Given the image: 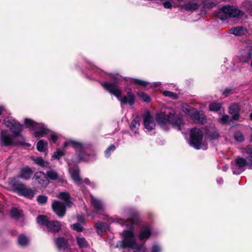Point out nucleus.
Masks as SVG:
<instances>
[{"label":"nucleus","mask_w":252,"mask_h":252,"mask_svg":"<svg viewBox=\"0 0 252 252\" xmlns=\"http://www.w3.org/2000/svg\"><path fill=\"white\" fill-rule=\"evenodd\" d=\"M103 87L110 93L115 95L122 104H129L132 105L135 102L134 95L130 89L127 91V95L122 97V91L118 86L114 83L105 82L101 84Z\"/></svg>","instance_id":"1"},{"label":"nucleus","mask_w":252,"mask_h":252,"mask_svg":"<svg viewBox=\"0 0 252 252\" xmlns=\"http://www.w3.org/2000/svg\"><path fill=\"white\" fill-rule=\"evenodd\" d=\"M156 121L159 124H169L180 129L181 126L183 124L181 117L177 114L175 111L171 110L167 114L160 113L158 114L156 117Z\"/></svg>","instance_id":"2"},{"label":"nucleus","mask_w":252,"mask_h":252,"mask_svg":"<svg viewBox=\"0 0 252 252\" xmlns=\"http://www.w3.org/2000/svg\"><path fill=\"white\" fill-rule=\"evenodd\" d=\"M123 237L122 241H119V243L117 244V247H120L122 249L129 247L133 250L134 252H144L142 247L135 243L132 231H124L123 233Z\"/></svg>","instance_id":"3"},{"label":"nucleus","mask_w":252,"mask_h":252,"mask_svg":"<svg viewBox=\"0 0 252 252\" xmlns=\"http://www.w3.org/2000/svg\"><path fill=\"white\" fill-rule=\"evenodd\" d=\"M0 144L1 146H10L17 145H27L30 146V144H27L25 141L20 140L13 134L11 135L6 130H2L0 134Z\"/></svg>","instance_id":"4"},{"label":"nucleus","mask_w":252,"mask_h":252,"mask_svg":"<svg viewBox=\"0 0 252 252\" xmlns=\"http://www.w3.org/2000/svg\"><path fill=\"white\" fill-rule=\"evenodd\" d=\"M9 190L18 193L27 198H31L32 197V190L28 188L24 184H22L16 178H12L8 182Z\"/></svg>","instance_id":"5"},{"label":"nucleus","mask_w":252,"mask_h":252,"mask_svg":"<svg viewBox=\"0 0 252 252\" xmlns=\"http://www.w3.org/2000/svg\"><path fill=\"white\" fill-rule=\"evenodd\" d=\"M190 144L196 149H207L206 145L203 142V132L198 128H193L191 130Z\"/></svg>","instance_id":"6"},{"label":"nucleus","mask_w":252,"mask_h":252,"mask_svg":"<svg viewBox=\"0 0 252 252\" xmlns=\"http://www.w3.org/2000/svg\"><path fill=\"white\" fill-rule=\"evenodd\" d=\"M247 165H249L250 168H252V156L248 157L246 159L238 158L232 166L233 173L239 174L242 172Z\"/></svg>","instance_id":"7"},{"label":"nucleus","mask_w":252,"mask_h":252,"mask_svg":"<svg viewBox=\"0 0 252 252\" xmlns=\"http://www.w3.org/2000/svg\"><path fill=\"white\" fill-rule=\"evenodd\" d=\"M4 123L6 126L9 127L12 134L15 137L20 140L24 141V137L21 134L22 126L19 123L16 122L14 120L6 118L4 119Z\"/></svg>","instance_id":"8"},{"label":"nucleus","mask_w":252,"mask_h":252,"mask_svg":"<svg viewBox=\"0 0 252 252\" xmlns=\"http://www.w3.org/2000/svg\"><path fill=\"white\" fill-rule=\"evenodd\" d=\"M240 12L234 6L226 5L221 8L219 16L221 20H224L230 17H236L240 15Z\"/></svg>","instance_id":"9"},{"label":"nucleus","mask_w":252,"mask_h":252,"mask_svg":"<svg viewBox=\"0 0 252 252\" xmlns=\"http://www.w3.org/2000/svg\"><path fill=\"white\" fill-rule=\"evenodd\" d=\"M52 208L55 213L59 217H63L66 212V207L64 203L54 200L52 204Z\"/></svg>","instance_id":"10"},{"label":"nucleus","mask_w":252,"mask_h":252,"mask_svg":"<svg viewBox=\"0 0 252 252\" xmlns=\"http://www.w3.org/2000/svg\"><path fill=\"white\" fill-rule=\"evenodd\" d=\"M32 131L36 137H41L48 134L49 130L42 124H37L32 121Z\"/></svg>","instance_id":"11"},{"label":"nucleus","mask_w":252,"mask_h":252,"mask_svg":"<svg viewBox=\"0 0 252 252\" xmlns=\"http://www.w3.org/2000/svg\"><path fill=\"white\" fill-rule=\"evenodd\" d=\"M35 181L41 186H45L49 184V181L45 174L42 172H36L34 176Z\"/></svg>","instance_id":"12"},{"label":"nucleus","mask_w":252,"mask_h":252,"mask_svg":"<svg viewBox=\"0 0 252 252\" xmlns=\"http://www.w3.org/2000/svg\"><path fill=\"white\" fill-rule=\"evenodd\" d=\"M252 58V48L248 47L241 52L239 60L241 62L247 63Z\"/></svg>","instance_id":"13"},{"label":"nucleus","mask_w":252,"mask_h":252,"mask_svg":"<svg viewBox=\"0 0 252 252\" xmlns=\"http://www.w3.org/2000/svg\"><path fill=\"white\" fill-rule=\"evenodd\" d=\"M144 124L145 127L148 130H152L155 127V123L149 112H146L144 114Z\"/></svg>","instance_id":"14"},{"label":"nucleus","mask_w":252,"mask_h":252,"mask_svg":"<svg viewBox=\"0 0 252 252\" xmlns=\"http://www.w3.org/2000/svg\"><path fill=\"white\" fill-rule=\"evenodd\" d=\"M46 228L49 232L56 233L61 229V225L57 220H51L47 223Z\"/></svg>","instance_id":"15"},{"label":"nucleus","mask_w":252,"mask_h":252,"mask_svg":"<svg viewBox=\"0 0 252 252\" xmlns=\"http://www.w3.org/2000/svg\"><path fill=\"white\" fill-rule=\"evenodd\" d=\"M240 107L238 104L233 103L229 107V112L232 115V119L237 120L239 118Z\"/></svg>","instance_id":"16"},{"label":"nucleus","mask_w":252,"mask_h":252,"mask_svg":"<svg viewBox=\"0 0 252 252\" xmlns=\"http://www.w3.org/2000/svg\"><path fill=\"white\" fill-rule=\"evenodd\" d=\"M91 203L97 212L101 211L104 209V206L103 203L92 195L91 196Z\"/></svg>","instance_id":"17"},{"label":"nucleus","mask_w":252,"mask_h":252,"mask_svg":"<svg viewBox=\"0 0 252 252\" xmlns=\"http://www.w3.org/2000/svg\"><path fill=\"white\" fill-rule=\"evenodd\" d=\"M69 171L72 179L76 184L78 185L83 184L82 179L79 175L80 171L78 168L70 169Z\"/></svg>","instance_id":"18"},{"label":"nucleus","mask_w":252,"mask_h":252,"mask_svg":"<svg viewBox=\"0 0 252 252\" xmlns=\"http://www.w3.org/2000/svg\"><path fill=\"white\" fill-rule=\"evenodd\" d=\"M54 242L58 249H67L69 245L66 239L63 237H58L54 239Z\"/></svg>","instance_id":"19"},{"label":"nucleus","mask_w":252,"mask_h":252,"mask_svg":"<svg viewBox=\"0 0 252 252\" xmlns=\"http://www.w3.org/2000/svg\"><path fill=\"white\" fill-rule=\"evenodd\" d=\"M181 6L187 11H192L198 9V4L193 1H189Z\"/></svg>","instance_id":"20"},{"label":"nucleus","mask_w":252,"mask_h":252,"mask_svg":"<svg viewBox=\"0 0 252 252\" xmlns=\"http://www.w3.org/2000/svg\"><path fill=\"white\" fill-rule=\"evenodd\" d=\"M151 229L149 226H146L143 227L139 234V238L140 240H146L151 235Z\"/></svg>","instance_id":"21"},{"label":"nucleus","mask_w":252,"mask_h":252,"mask_svg":"<svg viewBox=\"0 0 252 252\" xmlns=\"http://www.w3.org/2000/svg\"><path fill=\"white\" fill-rule=\"evenodd\" d=\"M192 111L191 115L194 120L201 123H204L206 122V120L203 113H200L196 110L194 111V110H193Z\"/></svg>","instance_id":"22"},{"label":"nucleus","mask_w":252,"mask_h":252,"mask_svg":"<svg viewBox=\"0 0 252 252\" xmlns=\"http://www.w3.org/2000/svg\"><path fill=\"white\" fill-rule=\"evenodd\" d=\"M69 146L79 150H82L83 148V145L82 143L72 140H68L63 143L64 148Z\"/></svg>","instance_id":"23"},{"label":"nucleus","mask_w":252,"mask_h":252,"mask_svg":"<svg viewBox=\"0 0 252 252\" xmlns=\"http://www.w3.org/2000/svg\"><path fill=\"white\" fill-rule=\"evenodd\" d=\"M246 30L242 27L232 28L229 30V33L236 36H241L246 32Z\"/></svg>","instance_id":"24"},{"label":"nucleus","mask_w":252,"mask_h":252,"mask_svg":"<svg viewBox=\"0 0 252 252\" xmlns=\"http://www.w3.org/2000/svg\"><path fill=\"white\" fill-rule=\"evenodd\" d=\"M10 215L12 218L15 220L22 218L23 216L22 211L15 207L12 208L10 212Z\"/></svg>","instance_id":"25"},{"label":"nucleus","mask_w":252,"mask_h":252,"mask_svg":"<svg viewBox=\"0 0 252 252\" xmlns=\"http://www.w3.org/2000/svg\"><path fill=\"white\" fill-rule=\"evenodd\" d=\"M31 174L32 171L31 169L29 167H25L21 170L20 174L18 177L20 178L27 180L30 178Z\"/></svg>","instance_id":"26"},{"label":"nucleus","mask_w":252,"mask_h":252,"mask_svg":"<svg viewBox=\"0 0 252 252\" xmlns=\"http://www.w3.org/2000/svg\"><path fill=\"white\" fill-rule=\"evenodd\" d=\"M209 109L211 111L218 112L220 114L224 113V109L220 103H212L209 105Z\"/></svg>","instance_id":"27"},{"label":"nucleus","mask_w":252,"mask_h":252,"mask_svg":"<svg viewBox=\"0 0 252 252\" xmlns=\"http://www.w3.org/2000/svg\"><path fill=\"white\" fill-rule=\"evenodd\" d=\"M108 225L106 222H97L95 224V227L98 234L101 235L103 231L108 228Z\"/></svg>","instance_id":"28"},{"label":"nucleus","mask_w":252,"mask_h":252,"mask_svg":"<svg viewBox=\"0 0 252 252\" xmlns=\"http://www.w3.org/2000/svg\"><path fill=\"white\" fill-rule=\"evenodd\" d=\"M207 134L211 139H215L219 137V134L214 127H210L207 129Z\"/></svg>","instance_id":"29"},{"label":"nucleus","mask_w":252,"mask_h":252,"mask_svg":"<svg viewBox=\"0 0 252 252\" xmlns=\"http://www.w3.org/2000/svg\"><path fill=\"white\" fill-rule=\"evenodd\" d=\"M46 175H47L48 178L53 180H61V178H60L57 172L52 169L47 171Z\"/></svg>","instance_id":"30"},{"label":"nucleus","mask_w":252,"mask_h":252,"mask_svg":"<svg viewBox=\"0 0 252 252\" xmlns=\"http://www.w3.org/2000/svg\"><path fill=\"white\" fill-rule=\"evenodd\" d=\"M48 144L43 140H40L37 143L36 148L39 152H44L47 148Z\"/></svg>","instance_id":"31"},{"label":"nucleus","mask_w":252,"mask_h":252,"mask_svg":"<svg viewBox=\"0 0 252 252\" xmlns=\"http://www.w3.org/2000/svg\"><path fill=\"white\" fill-rule=\"evenodd\" d=\"M37 222L42 225L47 226V223L49 220H48L47 217L43 215L39 216L36 218Z\"/></svg>","instance_id":"32"},{"label":"nucleus","mask_w":252,"mask_h":252,"mask_svg":"<svg viewBox=\"0 0 252 252\" xmlns=\"http://www.w3.org/2000/svg\"><path fill=\"white\" fill-rule=\"evenodd\" d=\"M119 223L121 224H126V226L130 225V227L132 226L134 224H136L137 223V220H134L132 218L128 219L126 220H124L122 219H120L119 220Z\"/></svg>","instance_id":"33"},{"label":"nucleus","mask_w":252,"mask_h":252,"mask_svg":"<svg viewBox=\"0 0 252 252\" xmlns=\"http://www.w3.org/2000/svg\"><path fill=\"white\" fill-rule=\"evenodd\" d=\"M29 242L28 239L24 235H21L18 238V244L24 247L26 246Z\"/></svg>","instance_id":"34"},{"label":"nucleus","mask_w":252,"mask_h":252,"mask_svg":"<svg viewBox=\"0 0 252 252\" xmlns=\"http://www.w3.org/2000/svg\"><path fill=\"white\" fill-rule=\"evenodd\" d=\"M33 160L36 164L41 167H47L48 165V163L47 161L44 160L41 157H37L33 159Z\"/></svg>","instance_id":"35"},{"label":"nucleus","mask_w":252,"mask_h":252,"mask_svg":"<svg viewBox=\"0 0 252 252\" xmlns=\"http://www.w3.org/2000/svg\"><path fill=\"white\" fill-rule=\"evenodd\" d=\"M217 2L215 0H204L203 4L204 7L208 8H211L217 4Z\"/></svg>","instance_id":"36"},{"label":"nucleus","mask_w":252,"mask_h":252,"mask_svg":"<svg viewBox=\"0 0 252 252\" xmlns=\"http://www.w3.org/2000/svg\"><path fill=\"white\" fill-rule=\"evenodd\" d=\"M130 82L135 85L142 87H146L148 84V82L137 79H131Z\"/></svg>","instance_id":"37"},{"label":"nucleus","mask_w":252,"mask_h":252,"mask_svg":"<svg viewBox=\"0 0 252 252\" xmlns=\"http://www.w3.org/2000/svg\"><path fill=\"white\" fill-rule=\"evenodd\" d=\"M231 121L230 117L226 115L223 114L221 118L218 119V122L222 124H225L229 123Z\"/></svg>","instance_id":"38"},{"label":"nucleus","mask_w":252,"mask_h":252,"mask_svg":"<svg viewBox=\"0 0 252 252\" xmlns=\"http://www.w3.org/2000/svg\"><path fill=\"white\" fill-rule=\"evenodd\" d=\"M137 95L140 99L145 102H149L151 100L150 97L143 92H138Z\"/></svg>","instance_id":"39"},{"label":"nucleus","mask_w":252,"mask_h":252,"mask_svg":"<svg viewBox=\"0 0 252 252\" xmlns=\"http://www.w3.org/2000/svg\"><path fill=\"white\" fill-rule=\"evenodd\" d=\"M163 94L164 96H169L172 98L174 99H177L178 98V94L176 93L172 92L169 91H165L163 92Z\"/></svg>","instance_id":"40"},{"label":"nucleus","mask_w":252,"mask_h":252,"mask_svg":"<svg viewBox=\"0 0 252 252\" xmlns=\"http://www.w3.org/2000/svg\"><path fill=\"white\" fill-rule=\"evenodd\" d=\"M77 243L80 247H85L88 245L87 242L83 237L77 238Z\"/></svg>","instance_id":"41"},{"label":"nucleus","mask_w":252,"mask_h":252,"mask_svg":"<svg viewBox=\"0 0 252 252\" xmlns=\"http://www.w3.org/2000/svg\"><path fill=\"white\" fill-rule=\"evenodd\" d=\"M234 138L237 141L239 142H242L244 140V135L239 131L235 132L234 134Z\"/></svg>","instance_id":"42"},{"label":"nucleus","mask_w":252,"mask_h":252,"mask_svg":"<svg viewBox=\"0 0 252 252\" xmlns=\"http://www.w3.org/2000/svg\"><path fill=\"white\" fill-rule=\"evenodd\" d=\"M57 197L67 201L69 198V194L67 192H62L58 195Z\"/></svg>","instance_id":"43"},{"label":"nucleus","mask_w":252,"mask_h":252,"mask_svg":"<svg viewBox=\"0 0 252 252\" xmlns=\"http://www.w3.org/2000/svg\"><path fill=\"white\" fill-rule=\"evenodd\" d=\"M48 200V197L45 195H39L37 197V201L40 204H45Z\"/></svg>","instance_id":"44"},{"label":"nucleus","mask_w":252,"mask_h":252,"mask_svg":"<svg viewBox=\"0 0 252 252\" xmlns=\"http://www.w3.org/2000/svg\"><path fill=\"white\" fill-rule=\"evenodd\" d=\"M234 90L230 88H225L222 92V94L224 97H227L233 94Z\"/></svg>","instance_id":"45"},{"label":"nucleus","mask_w":252,"mask_h":252,"mask_svg":"<svg viewBox=\"0 0 252 252\" xmlns=\"http://www.w3.org/2000/svg\"><path fill=\"white\" fill-rule=\"evenodd\" d=\"M64 154V153L63 151L60 149H58L57 151L54 153L53 157L56 159H59L61 157L63 156Z\"/></svg>","instance_id":"46"},{"label":"nucleus","mask_w":252,"mask_h":252,"mask_svg":"<svg viewBox=\"0 0 252 252\" xmlns=\"http://www.w3.org/2000/svg\"><path fill=\"white\" fill-rule=\"evenodd\" d=\"M71 227L77 232H81L83 230V227L78 223H75L71 226Z\"/></svg>","instance_id":"47"},{"label":"nucleus","mask_w":252,"mask_h":252,"mask_svg":"<svg viewBox=\"0 0 252 252\" xmlns=\"http://www.w3.org/2000/svg\"><path fill=\"white\" fill-rule=\"evenodd\" d=\"M115 149V146L114 145H111L105 151V154L106 157H109L110 155V152L113 151Z\"/></svg>","instance_id":"48"},{"label":"nucleus","mask_w":252,"mask_h":252,"mask_svg":"<svg viewBox=\"0 0 252 252\" xmlns=\"http://www.w3.org/2000/svg\"><path fill=\"white\" fill-rule=\"evenodd\" d=\"M140 126V124L138 121L133 120L131 123L130 128L132 130H134L135 128H137Z\"/></svg>","instance_id":"49"},{"label":"nucleus","mask_w":252,"mask_h":252,"mask_svg":"<svg viewBox=\"0 0 252 252\" xmlns=\"http://www.w3.org/2000/svg\"><path fill=\"white\" fill-rule=\"evenodd\" d=\"M160 251V248L157 245H154L152 248V252H158Z\"/></svg>","instance_id":"50"},{"label":"nucleus","mask_w":252,"mask_h":252,"mask_svg":"<svg viewBox=\"0 0 252 252\" xmlns=\"http://www.w3.org/2000/svg\"><path fill=\"white\" fill-rule=\"evenodd\" d=\"M163 5L165 8H171L172 7L171 4L169 1H166L164 2Z\"/></svg>","instance_id":"51"},{"label":"nucleus","mask_w":252,"mask_h":252,"mask_svg":"<svg viewBox=\"0 0 252 252\" xmlns=\"http://www.w3.org/2000/svg\"><path fill=\"white\" fill-rule=\"evenodd\" d=\"M51 139L54 142H55L58 139V136L55 134H51Z\"/></svg>","instance_id":"52"},{"label":"nucleus","mask_w":252,"mask_h":252,"mask_svg":"<svg viewBox=\"0 0 252 252\" xmlns=\"http://www.w3.org/2000/svg\"><path fill=\"white\" fill-rule=\"evenodd\" d=\"M83 184H85L86 185H90L91 184V182L88 178H85L84 180H82Z\"/></svg>","instance_id":"53"},{"label":"nucleus","mask_w":252,"mask_h":252,"mask_svg":"<svg viewBox=\"0 0 252 252\" xmlns=\"http://www.w3.org/2000/svg\"><path fill=\"white\" fill-rule=\"evenodd\" d=\"M25 122L28 126H30L32 125V121L30 119H25Z\"/></svg>","instance_id":"54"},{"label":"nucleus","mask_w":252,"mask_h":252,"mask_svg":"<svg viewBox=\"0 0 252 252\" xmlns=\"http://www.w3.org/2000/svg\"><path fill=\"white\" fill-rule=\"evenodd\" d=\"M184 112L187 113L189 114V115H191V113H192V112H191V110L189 109V108H186Z\"/></svg>","instance_id":"55"},{"label":"nucleus","mask_w":252,"mask_h":252,"mask_svg":"<svg viewBox=\"0 0 252 252\" xmlns=\"http://www.w3.org/2000/svg\"><path fill=\"white\" fill-rule=\"evenodd\" d=\"M4 110V108L2 106H0V116L1 115L2 111Z\"/></svg>","instance_id":"56"},{"label":"nucleus","mask_w":252,"mask_h":252,"mask_svg":"<svg viewBox=\"0 0 252 252\" xmlns=\"http://www.w3.org/2000/svg\"><path fill=\"white\" fill-rule=\"evenodd\" d=\"M250 117H251V120H252V112L250 114Z\"/></svg>","instance_id":"57"},{"label":"nucleus","mask_w":252,"mask_h":252,"mask_svg":"<svg viewBox=\"0 0 252 252\" xmlns=\"http://www.w3.org/2000/svg\"><path fill=\"white\" fill-rule=\"evenodd\" d=\"M251 66L252 67V59L251 63Z\"/></svg>","instance_id":"58"},{"label":"nucleus","mask_w":252,"mask_h":252,"mask_svg":"<svg viewBox=\"0 0 252 252\" xmlns=\"http://www.w3.org/2000/svg\"><path fill=\"white\" fill-rule=\"evenodd\" d=\"M79 159H80V160H81V159H82L81 158H79Z\"/></svg>","instance_id":"59"}]
</instances>
